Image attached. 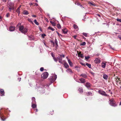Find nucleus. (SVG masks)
Segmentation results:
<instances>
[{"label":"nucleus","instance_id":"ddd939ff","mask_svg":"<svg viewBox=\"0 0 121 121\" xmlns=\"http://www.w3.org/2000/svg\"><path fill=\"white\" fill-rule=\"evenodd\" d=\"M23 14L26 15H27L29 14L28 12L26 10H24L23 12Z\"/></svg>","mask_w":121,"mask_h":121},{"label":"nucleus","instance_id":"e2e57ef3","mask_svg":"<svg viewBox=\"0 0 121 121\" xmlns=\"http://www.w3.org/2000/svg\"><path fill=\"white\" fill-rule=\"evenodd\" d=\"M110 48H111V49H113V48H112L111 47V46H110Z\"/></svg>","mask_w":121,"mask_h":121},{"label":"nucleus","instance_id":"4be33fe9","mask_svg":"<svg viewBox=\"0 0 121 121\" xmlns=\"http://www.w3.org/2000/svg\"><path fill=\"white\" fill-rule=\"evenodd\" d=\"M86 86L87 87H89L90 86V84L89 83H87L86 84Z\"/></svg>","mask_w":121,"mask_h":121},{"label":"nucleus","instance_id":"7c9ffc66","mask_svg":"<svg viewBox=\"0 0 121 121\" xmlns=\"http://www.w3.org/2000/svg\"><path fill=\"white\" fill-rule=\"evenodd\" d=\"M86 65H87L88 67L90 68L91 67V65L90 64H89L88 63H87Z\"/></svg>","mask_w":121,"mask_h":121},{"label":"nucleus","instance_id":"b1692460","mask_svg":"<svg viewBox=\"0 0 121 121\" xmlns=\"http://www.w3.org/2000/svg\"><path fill=\"white\" fill-rule=\"evenodd\" d=\"M48 30H54L55 29L53 28H52L51 27H49L48 28Z\"/></svg>","mask_w":121,"mask_h":121},{"label":"nucleus","instance_id":"052dcab7","mask_svg":"<svg viewBox=\"0 0 121 121\" xmlns=\"http://www.w3.org/2000/svg\"><path fill=\"white\" fill-rule=\"evenodd\" d=\"M81 64L82 65H84V64H83L82 63V62H81Z\"/></svg>","mask_w":121,"mask_h":121},{"label":"nucleus","instance_id":"dca6fc26","mask_svg":"<svg viewBox=\"0 0 121 121\" xmlns=\"http://www.w3.org/2000/svg\"><path fill=\"white\" fill-rule=\"evenodd\" d=\"M19 31V33L21 32L25 34H26L27 32V31Z\"/></svg>","mask_w":121,"mask_h":121},{"label":"nucleus","instance_id":"4d7b16f0","mask_svg":"<svg viewBox=\"0 0 121 121\" xmlns=\"http://www.w3.org/2000/svg\"><path fill=\"white\" fill-rule=\"evenodd\" d=\"M66 28L65 29H62V30H66Z\"/></svg>","mask_w":121,"mask_h":121},{"label":"nucleus","instance_id":"338daca9","mask_svg":"<svg viewBox=\"0 0 121 121\" xmlns=\"http://www.w3.org/2000/svg\"><path fill=\"white\" fill-rule=\"evenodd\" d=\"M57 34H58V35H59V36L60 35H59V33H58V32H57Z\"/></svg>","mask_w":121,"mask_h":121},{"label":"nucleus","instance_id":"c756f323","mask_svg":"<svg viewBox=\"0 0 121 121\" xmlns=\"http://www.w3.org/2000/svg\"><path fill=\"white\" fill-rule=\"evenodd\" d=\"M78 90L80 93H82L83 92V90L82 88H79Z\"/></svg>","mask_w":121,"mask_h":121},{"label":"nucleus","instance_id":"0eeeda50","mask_svg":"<svg viewBox=\"0 0 121 121\" xmlns=\"http://www.w3.org/2000/svg\"><path fill=\"white\" fill-rule=\"evenodd\" d=\"M15 27L13 26H11L9 28V30H15Z\"/></svg>","mask_w":121,"mask_h":121},{"label":"nucleus","instance_id":"9d476101","mask_svg":"<svg viewBox=\"0 0 121 121\" xmlns=\"http://www.w3.org/2000/svg\"><path fill=\"white\" fill-rule=\"evenodd\" d=\"M57 58L58 59L59 62L61 63L62 64V58H61V57H57Z\"/></svg>","mask_w":121,"mask_h":121},{"label":"nucleus","instance_id":"423d86ee","mask_svg":"<svg viewBox=\"0 0 121 121\" xmlns=\"http://www.w3.org/2000/svg\"><path fill=\"white\" fill-rule=\"evenodd\" d=\"M81 52H80L78 54V56L79 57H81V58H83V55L81 54Z\"/></svg>","mask_w":121,"mask_h":121},{"label":"nucleus","instance_id":"774afa93","mask_svg":"<svg viewBox=\"0 0 121 121\" xmlns=\"http://www.w3.org/2000/svg\"><path fill=\"white\" fill-rule=\"evenodd\" d=\"M35 0L36 2H38V1L37 0Z\"/></svg>","mask_w":121,"mask_h":121},{"label":"nucleus","instance_id":"7ed1b4c3","mask_svg":"<svg viewBox=\"0 0 121 121\" xmlns=\"http://www.w3.org/2000/svg\"><path fill=\"white\" fill-rule=\"evenodd\" d=\"M109 101L110 102V104L111 105L114 106H117V104H115V102L113 99L110 100Z\"/></svg>","mask_w":121,"mask_h":121},{"label":"nucleus","instance_id":"f257e3e1","mask_svg":"<svg viewBox=\"0 0 121 121\" xmlns=\"http://www.w3.org/2000/svg\"><path fill=\"white\" fill-rule=\"evenodd\" d=\"M57 78V75H54L52 76L49 78V80L52 83L54 82Z\"/></svg>","mask_w":121,"mask_h":121},{"label":"nucleus","instance_id":"9b49d317","mask_svg":"<svg viewBox=\"0 0 121 121\" xmlns=\"http://www.w3.org/2000/svg\"><path fill=\"white\" fill-rule=\"evenodd\" d=\"M79 80L82 83H84L85 82V79L82 78H81L79 79Z\"/></svg>","mask_w":121,"mask_h":121},{"label":"nucleus","instance_id":"864d4df0","mask_svg":"<svg viewBox=\"0 0 121 121\" xmlns=\"http://www.w3.org/2000/svg\"><path fill=\"white\" fill-rule=\"evenodd\" d=\"M32 16L34 17H36V15H33Z\"/></svg>","mask_w":121,"mask_h":121},{"label":"nucleus","instance_id":"c03bdc74","mask_svg":"<svg viewBox=\"0 0 121 121\" xmlns=\"http://www.w3.org/2000/svg\"><path fill=\"white\" fill-rule=\"evenodd\" d=\"M6 16L7 17H8L9 16V13H8L6 15Z\"/></svg>","mask_w":121,"mask_h":121},{"label":"nucleus","instance_id":"2eb2a0df","mask_svg":"<svg viewBox=\"0 0 121 121\" xmlns=\"http://www.w3.org/2000/svg\"><path fill=\"white\" fill-rule=\"evenodd\" d=\"M68 62L70 66H73V64L69 59H68Z\"/></svg>","mask_w":121,"mask_h":121},{"label":"nucleus","instance_id":"e433bc0d","mask_svg":"<svg viewBox=\"0 0 121 121\" xmlns=\"http://www.w3.org/2000/svg\"><path fill=\"white\" fill-rule=\"evenodd\" d=\"M63 33L65 34H67V31H62Z\"/></svg>","mask_w":121,"mask_h":121},{"label":"nucleus","instance_id":"c85d7f7f","mask_svg":"<svg viewBox=\"0 0 121 121\" xmlns=\"http://www.w3.org/2000/svg\"><path fill=\"white\" fill-rule=\"evenodd\" d=\"M53 59L54 61H55V62H56L57 61L58 59H57V58H56L53 57Z\"/></svg>","mask_w":121,"mask_h":121},{"label":"nucleus","instance_id":"a211bd4d","mask_svg":"<svg viewBox=\"0 0 121 121\" xmlns=\"http://www.w3.org/2000/svg\"><path fill=\"white\" fill-rule=\"evenodd\" d=\"M88 3L89 4H90V5H92L94 6H95V4L93 3H92L90 2V1L88 2Z\"/></svg>","mask_w":121,"mask_h":121},{"label":"nucleus","instance_id":"39448f33","mask_svg":"<svg viewBox=\"0 0 121 121\" xmlns=\"http://www.w3.org/2000/svg\"><path fill=\"white\" fill-rule=\"evenodd\" d=\"M100 62V60L97 58H95V60H94V62L96 64L99 63Z\"/></svg>","mask_w":121,"mask_h":121},{"label":"nucleus","instance_id":"6ab92c4d","mask_svg":"<svg viewBox=\"0 0 121 121\" xmlns=\"http://www.w3.org/2000/svg\"><path fill=\"white\" fill-rule=\"evenodd\" d=\"M103 78L105 79H107L108 78V76L106 74H104L103 76Z\"/></svg>","mask_w":121,"mask_h":121},{"label":"nucleus","instance_id":"79ce46f5","mask_svg":"<svg viewBox=\"0 0 121 121\" xmlns=\"http://www.w3.org/2000/svg\"><path fill=\"white\" fill-rule=\"evenodd\" d=\"M44 70V68L43 67H41L40 69V70L41 71H43Z\"/></svg>","mask_w":121,"mask_h":121},{"label":"nucleus","instance_id":"37998d69","mask_svg":"<svg viewBox=\"0 0 121 121\" xmlns=\"http://www.w3.org/2000/svg\"><path fill=\"white\" fill-rule=\"evenodd\" d=\"M55 43L56 45H57V41L56 39H55Z\"/></svg>","mask_w":121,"mask_h":121},{"label":"nucleus","instance_id":"a878e982","mask_svg":"<svg viewBox=\"0 0 121 121\" xmlns=\"http://www.w3.org/2000/svg\"><path fill=\"white\" fill-rule=\"evenodd\" d=\"M34 23L37 25H39V23L38 22H37V20L36 19H35L34 20Z\"/></svg>","mask_w":121,"mask_h":121},{"label":"nucleus","instance_id":"412c9836","mask_svg":"<svg viewBox=\"0 0 121 121\" xmlns=\"http://www.w3.org/2000/svg\"><path fill=\"white\" fill-rule=\"evenodd\" d=\"M80 76L84 78H86L87 77L86 75L84 73L80 75Z\"/></svg>","mask_w":121,"mask_h":121},{"label":"nucleus","instance_id":"f3484780","mask_svg":"<svg viewBox=\"0 0 121 121\" xmlns=\"http://www.w3.org/2000/svg\"><path fill=\"white\" fill-rule=\"evenodd\" d=\"M24 26H20L19 27V30H23L24 28Z\"/></svg>","mask_w":121,"mask_h":121},{"label":"nucleus","instance_id":"f8f14e48","mask_svg":"<svg viewBox=\"0 0 121 121\" xmlns=\"http://www.w3.org/2000/svg\"><path fill=\"white\" fill-rule=\"evenodd\" d=\"M106 63L103 62L101 64L102 67L103 68H104L106 66Z\"/></svg>","mask_w":121,"mask_h":121},{"label":"nucleus","instance_id":"bf43d9fd","mask_svg":"<svg viewBox=\"0 0 121 121\" xmlns=\"http://www.w3.org/2000/svg\"><path fill=\"white\" fill-rule=\"evenodd\" d=\"M97 15H98V16H99V17H100V15L99 14H97Z\"/></svg>","mask_w":121,"mask_h":121},{"label":"nucleus","instance_id":"f704fd0d","mask_svg":"<svg viewBox=\"0 0 121 121\" xmlns=\"http://www.w3.org/2000/svg\"><path fill=\"white\" fill-rule=\"evenodd\" d=\"M86 44V43L85 42H83L81 44V45H84Z\"/></svg>","mask_w":121,"mask_h":121},{"label":"nucleus","instance_id":"2f4dec72","mask_svg":"<svg viewBox=\"0 0 121 121\" xmlns=\"http://www.w3.org/2000/svg\"><path fill=\"white\" fill-rule=\"evenodd\" d=\"M28 21H29L30 22H31L32 24H34V23L29 18H28Z\"/></svg>","mask_w":121,"mask_h":121},{"label":"nucleus","instance_id":"3c124183","mask_svg":"<svg viewBox=\"0 0 121 121\" xmlns=\"http://www.w3.org/2000/svg\"><path fill=\"white\" fill-rule=\"evenodd\" d=\"M51 43H52L54 45V42L53 41H51Z\"/></svg>","mask_w":121,"mask_h":121},{"label":"nucleus","instance_id":"0e129e2a","mask_svg":"<svg viewBox=\"0 0 121 121\" xmlns=\"http://www.w3.org/2000/svg\"><path fill=\"white\" fill-rule=\"evenodd\" d=\"M119 105H121V102H120Z\"/></svg>","mask_w":121,"mask_h":121},{"label":"nucleus","instance_id":"49530a36","mask_svg":"<svg viewBox=\"0 0 121 121\" xmlns=\"http://www.w3.org/2000/svg\"><path fill=\"white\" fill-rule=\"evenodd\" d=\"M77 36V35H74L73 36L74 39H76V37Z\"/></svg>","mask_w":121,"mask_h":121},{"label":"nucleus","instance_id":"a18cd8bd","mask_svg":"<svg viewBox=\"0 0 121 121\" xmlns=\"http://www.w3.org/2000/svg\"><path fill=\"white\" fill-rule=\"evenodd\" d=\"M34 4H35L34 5L36 6H38V4L37 3H34Z\"/></svg>","mask_w":121,"mask_h":121},{"label":"nucleus","instance_id":"aec40b11","mask_svg":"<svg viewBox=\"0 0 121 121\" xmlns=\"http://www.w3.org/2000/svg\"><path fill=\"white\" fill-rule=\"evenodd\" d=\"M0 93L2 94V95H4V90L3 89H1L0 90Z\"/></svg>","mask_w":121,"mask_h":121},{"label":"nucleus","instance_id":"13d9d810","mask_svg":"<svg viewBox=\"0 0 121 121\" xmlns=\"http://www.w3.org/2000/svg\"><path fill=\"white\" fill-rule=\"evenodd\" d=\"M2 120L3 121H4L5 120V119H4L2 118H1Z\"/></svg>","mask_w":121,"mask_h":121},{"label":"nucleus","instance_id":"f03ea898","mask_svg":"<svg viewBox=\"0 0 121 121\" xmlns=\"http://www.w3.org/2000/svg\"><path fill=\"white\" fill-rule=\"evenodd\" d=\"M48 73L47 72H44L41 75L42 77L44 79L48 77Z\"/></svg>","mask_w":121,"mask_h":121},{"label":"nucleus","instance_id":"20e7f679","mask_svg":"<svg viewBox=\"0 0 121 121\" xmlns=\"http://www.w3.org/2000/svg\"><path fill=\"white\" fill-rule=\"evenodd\" d=\"M99 93L102 95H106V94L105 92L101 90H99L98 91Z\"/></svg>","mask_w":121,"mask_h":121},{"label":"nucleus","instance_id":"09e8293b","mask_svg":"<svg viewBox=\"0 0 121 121\" xmlns=\"http://www.w3.org/2000/svg\"><path fill=\"white\" fill-rule=\"evenodd\" d=\"M88 94L89 95H91L92 94L90 92H88Z\"/></svg>","mask_w":121,"mask_h":121},{"label":"nucleus","instance_id":"de8ad7c7","mask_svg":"<svg viewBox=\"0 0 121 121\" xmlns=\"http://www.w3.org/2000/svg\"><path fill=\"white\" fill-rule=\"evenodd\" d=\"M21 5H20L17 9H20L21 8Z\"/></svg>","mask_w":121,"mask_h":121},{"label":"nucleus","instance_id":"393cba45","mask_svg":"<svg viewBox=\"0 0 121 121\" xmlns=\"http://www.w3.org/2000/svg\"><path fill=\"white\" fill-rule=\"evenodd\" d=\"M50 22L51 23L53 26H55L56 25V23H54V22H52V21H51Z\"/></svg>","mask_w":121,"mask_h":121},{"label":"nucleus","instance_id":"5701e85b","mask_svg":"<svg viewBox=\"0 0 121 121\" xmlns=\"http://www.w3.org/2000/svg\"><path fill=\"white\" fill-rule=\"evenodd\" d=\"M73 27L75 29H76L78 28V27L76 25L74 24L73 25Z\"/></svg>","mask_w":121,"mask_h":121},{"label":"nucleus","instance_id":"1a4fd4ad","mask_svg":"<svg viewBox=\"0 0 121 121\" xmlns=\"http://www.w3.org/2000/svg\"><path fill=\"white\" fill-rule=\"evenodd\" d=\"M66 72L69 73H73V71L72 70H71V69H70L69 68L66 71Z\"/></svg>","mask_w":121,"mask_h":121},{"label":"nucleus","instance_id":"69168bd1","mask_svg":"<svg viewBox=\"0 0 121 121\" xmlns=\"http://www.w3.org/2000/svg\"><path fill=\"white\" fill-rule=\"evenodd\" d=\"M21 78H20V80H19V81H20L21 80Z\"/></svg>","mask_w":121,"mask_h":121},{"label":"nucleus","instance_id":"6e6552de","mask_svg":"<svg viewBox=\"0 0 121 121\" xmlns=\"http://www.w3.org/2000/svg\"><path fill=\"white\" fill-rule=\"evenodd\" d=\"M34 102L33 101H32V107L33 108H35L36 107V104H35V103H33Z\"/></svg>","mask_w":121,"mask_h":121},{"label":"nucleus","instance_id":"680f3d73","mask_svg":"<svg viewBox=\"0 0 121 121\" xmlns=\"http://www.w3.org/2000/svg\"><path fill=\"white\" fill-rule=\"evenodd\" d=\"M2 18V17L1 16H0V19H1Z\"/></svg>","mask_w":121,"mask_h":121},{"label":"nucleus","instance_id":"a19ab883","mask_svg":"<svg viewBox=\"0 0 121 121\" xmlns=\"http://www.w3.org/2000/svg\"><path fill=\"white\" fill-rule=\"evenodd\" d=\"M60 57L62 58V57L64 58L65 57V56L64 55H60Z\"/></svg>","mask_w":121,"mask_h":121},{"label":"nucleus","instance_id":"bb28decb","mask_svg":"<svg viewBox=\"0 0 121 121\" xmlns=\"http://www.w3.org/2000/svg\"><path fill=\"white\" fill-rule=\"evenodd\" d=\"M32 101H33V102H34L33 103H35V97H32Z\"/></svg>","mask_w":121,"mask_h":121},{"label":"nucleus","instance_id":"ea45409f","mask_svg":"<svg viewBox=\"0 0 121 121\" xmlns=\"http://www.w3.org/2000/svg\"><path fill=\"white\" fill-rule=\"evenodd\" d=\"M90 58V57L89 56H85V59L86 60H88L89 58Z\"/></svg>","mask_w":121,"mask_h":121},{"label":"nucleus","instance_id":"58836bf2","mask_svg":"<svg viewBox=\"0 0 121 121\" xmlns=\"http://www.w3.org/2000/svg\"><path fill=\"white\" fill-rule=\"evenodd\" d=\"M116 20L118 22H121V19L117 18L116 19Z\"/></svg>","mask_w":121,"mask_h":121},{"label":"nucleus","instance_id":"5fc2aeb1","mask_svg":"<svg viewBox=\"0 0 121 121\" xmlns=\"http://www.w3.org/2000/svg\"><path fill=\"white\" fill-rule=\"evenodd\" d=\"M7 0H2V1H3L4 2H6Z\"/></svg>","mask_w":121,"mask_h":121},{"label":"nucleus","instance_id":"603ef678","mask_svg":"<svg viewBox=\"0 0 121 121\" xmlns=\"http://www.w3.org/2000/svg\"><path fill=\"white\" fill-rule=\"evenodd\" d=\"M21 23H18V25L19 27V26H21Z\"/></svg>","mask_w":121,"mask_h":121},{"label":"nucleus","instance_id":"4c0bfd02","mask_svg":"<svg viewBox=\"0 0 121 121\" xmlns=\"http://www.w3.org/2000/svg\"><path fill=\"white\" fill-rule=\"evenodd\" d=\"M46 36V35L45 34H43L41 36L43 38H44V37Z\"/></svg>","mask_w":121,"mask_h":121},{"label":"nucleus","instance_id":"cd10ccee","mask_svg":"<svg viewBox=\"0 0 121 121\" xmlns=\"http://www.w3.org/2000/svg\"><path fill=\"white\" fill-rule=\"evenodd\" d=\"M57 28L58 29H60L61 27V26L59 24H58L57 25Z\"/></svg>","mask_w":121,"mask_h":121},{"label":"nucleus","instance_id":"4468645a","mask_svg":"<svg viewBox=\"0 0 121 121\" xmlns=\"http://www.w3.org/2000/svg\"><path fill=\"white\" fill-rule=\"evenodd\" d=\"M65 67L66 68H67L69 67V65L66 62H65L64 64Z\"/></svg>","mask_w":121,"mask_h":121},{"label":"nucleus","instance_id":"8fccbe9b","mask_svg":"<svg viewBox=\"0 0 121 121\" xmlns=\"http://www.w3.org/2000/svg\"><path fill=\"white\" fill-rule=\"evenodd\" d=\"M119 80V79L117 78L116 79V81L117 82H118Z\"/></svg>","mask_w":121,"mask_h":121},{"label":"nucleus","instance_id":"c9c22d12","mask_svg":"<svg viewBox=\"0 0 121 121\" xmlns=\"http://www.w3.org/2000/svg\"><path fill=\"white\" fill-rule=\"evenodd\" d=\"M77 4L78 5H79L80 7H81V8H84V7H83V6L82 5L80 4H79L78 3Z\"/></svg>","mask_w":121,"mask_h":121},{"label":"nucleus","instance_id":"72a5a7b5","mask_svg":"<svg viewBox=\"0 0 121 121\" xmlns=\"http://www.w3.org/2000/svg\"><path fill=\"white\" fill-rule=\"evenodd\" d=\"M19 10L20 9H17V10H16V12H17V13L19 15L20 13V11H19Z\"/></svg>","mask_w":121,"mask_h":121},{"label":"nucleus","instance_id":"473e14b6","mask_svg":"<svg viewBox=\"0 0 121 121\" xmlns=\"http://www.w3.org/2000/svg\"><path fill=\"white\" fill-rule=\"evenodd\" d=\"M82 34L86 37L87 36L88 33H83Z\"/></svg>","mask_w":121,"mask_h":121},{"label":"nucleus","instance_id":"6e6d98bb","mask_svg":"<svg viewBox=\"0 0 121 121\" xmlns=\"http://www.w3.org/2000/svg\"><path fill=\"white\" fill-rule=\"evenodd\" d=\"M52 57H54V55L52 54Z\"/></svg>","mask_w":121,"mask_h":121}]
</instances>
